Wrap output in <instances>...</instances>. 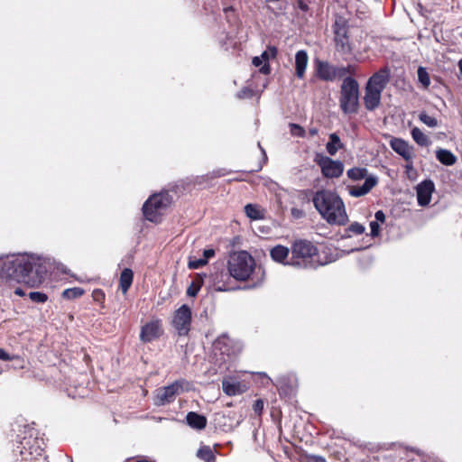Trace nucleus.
I'll return each mask as SVG.
<instances>
[{"label":"nucleus","mask_w":462,"mask_h":462,"mask_svg":"<svg viewBox=\"0 0 462 462\" xmlns=\"http://www.w3.org/2000/svg\"><path fill=\"white\" fill-rule=\"evenodd\" d=\"M217 291H227V289L224 288V287H218Z\"/></svg>","instance_id":"864d4df0"},{"label":"nucleus","mask_w":462,"mask_h":462,"mask_svg":"<svg viewBox=\"0 0 462 462\" xmlns=\"http://www.w3.org/2000/svg\"><path fill=\"white\" fill-rule=\"evenodd\" d=\"M14 356H11L5 349L0 348V359L3 361L13 360Z\"/></svg>","instance_id":"4c0bfd02"},{"label":"nucleus","mask_w":462,"mask_h":462,"mask_svg":"<svg viewBox=\"0 0 462 462\" xmlns=\"http://www.w3.org/2000/svg\"><path fill=\"white\" fill-rule=\"evenodd\" d=\"M263 409V402L262 400H256L254 404V411L257 413H261Z\"/></svg>","instance_id":"58836bf2"},{"label":"nucleus","mask_w":462,"mask_h":462,"mask_svg":"<svg viewBox=\"0 0 462 462\" xmlns=\"http://www.w3.org/2000/svg\"><path fill=\"white\" fill-rule=\"evenodd\" d=\"M207 264V259H196V260H190L189 262V267L190 269H198L203 265Z\"/></svg>","instance_id":"c9c22d12"},{"label":"nucleus","mask_w":462,"mask_h":462,"mask_svg":"<svg viewBox=\"0 0 462 462\" xmlns=\"http://www.w3.org/2000/svg\"><path fill=\"white\" fill-rule=\"evenodd\" d=\"M310 134L315 136L318 134V130L316 128L310 129Z\"/></svg>","instance_id":"8fccbe9b"},{"label":"nucleus","mask_w":462,"mask_h":462,"mask_svg":"<svg viewBox=\"0 0 462 462\" xmlns=\"http://www.w3.org/2000/svg\"><path fill=\"white\" fill-rule=\"evenodd\" d=\"M192 314L190 308L184 304L175 310L171 324L179 336H187L190 330Z\"/></svg>","instance_id":"1a4fd4ad"},{"label":"nucleus","mask_w":462,"mask_h":462,"mask_svg":"<svg viewBox=\"0 0 462 462\" xmlns=\"http://www.w3.org/2000/svg\"><path fill=\"white\" fill-rule=\"evenodd\" d=\"M223 391L227 395H236L245 393L247 390V386L238 381L233 379H225L222 381Z\"/></svg>","instance_id":"f3484780"},{"label":"nucleus","mask_w":462,"mask_h":462,"mask_svg":"<svg viewBox=\"0 0 462 462\" xmlns=\"http://www.w3.org/2000/svg\"><path fill=\"white\" fill-rule=\"evenodd\" d=\"M203 255H204L203 259H207V261H208L209 258H211L215 255V251L213 249H206L203 252Z\"/></svg>","instance_id":"a19ab883"},{"label":"nucleus","mask_w":462,"mask_h":462,"mask_svg":"<svg viewBox=\"0 0 462 462\" xmlns=\"http://www.w3.org/2000/svg\"><path fill=\"white\" fill-rule=\"evenodd\" d=\"M163 333L162 323L159 319H152L141 328L140 339L143 343L158 339Z\"/></svg>","instance_id":"f8f14e48"},{"label":"nucleus","mask_w":462,"mask_h":462,"mask_svg":"<svg viewBox=\"0 0 462 462\" xmlns=\"http://www.w3.org/2000/svg\"><path fill=\"white\" fill-rule=\"evenodd\" d=\"M182 385L180 382L161 387L155 391L154 404L162 406L174 401L175 397L180 394Z\"/></svg>","instance_id":"9b49d317"},{"label":"nucleus","mask_w":462,"mask_h":462,"mask_svg":"<svg viewBox=\"0 0 462 462\" xmlns=\"http://www.w3.org/2000/svg\"><path fill=\"white\" fill-rule=\"evenodd\" d=\"M46 273V267L39 257L22 254L0 262V278L6 282H23L35 287L43 282Z\"/></svg>","instance_id":"f257e3e1"},{"label":"nucleus","mask_w":462,"mask_h":462,"mask_svg":"<svg viewBox=\"0 0 462 462\" xmlns=\"http://www.w3.org/2000/svg\"><path fill=\"white\" fill-rule=\"evenodd\" d=\"M434 190L435 185L430 180H425L418 184L416 187L418 204L421 207L428 206L430 203Z\"/></svg>","instance_id":"4468645a"},{"label":"nucleus","mask_w":462,"mask_h":462,"mask_svg":"<svg viewBox=\"0 0 462 462\" xmlns=\"http://www.w3.org/2000/svg\"><path fill=\"white\" fill-rule=\"evenodd\" d=\"M134 273L129 268H125L120 274V288L123 294H125L132 285Z\"/></svg>","instance_id":"4be33fe9"},{"label":"nucleus","mask_w":462,"mask_h":462,"mask_svg":"<svg viewBox=\"0 0 462 462\" xmlns=\"http://www.w3.org/2000/svg\"><path fill=\"white\" fill-rule=\"evenodd\" d=\"M391 148L402 156L406 162H411L414 157V149L407 141L393 137L390 141Z\"/></svg>","instance_id":"ddd939ff"},{"label":"nucleus","mask_w":462,"mask_h":462,"mask_svg":"<svg viewBox=\"0 0 462 462\" xmlns=\"http://www.w3.org/2000/svg\"><path fill=\"white\" fill-rule=\"evenodd\" d=\"M291 265L303 268H316L323 264L318 254V248L308 240H296L291 245Z\"/></svg>","instance_id":"39448f33"},{"label":"nucleus","mask_w":462,"mask_h":462,"mask_svg":"<svg viewBox=\"0 0 462 462\" xmlns=\"http://www.w3.org/2000/svg\"><path fill=\"white\" fill-rule=\"evenodd\" d=\"M97 294H102V291H94V295H97Z\"/></svg>","instance_id":"5fc2aeb1"},{"label":"nucleus","mask_w":462,"mask_h":462,"mask_svg":"<svg viewBox=\"0 0 462 462\" xmlns=\"http://www.w3.org/2000/svg\"><path fill=\"white\" fill-rule=\"evenodd\" d=\"M341 50L343 51H349V48L348 46H346L344 43L341 44Z\"/></svg>","instance_id":"3c124183"},{"label":"nucleus","mask_w":462,"mask_h":462,"mask_svg":"<svg viewBox=\"0 0 462 462\" xmlns=\"http://www.w3.org/2000/svg\"><path fill=\"white\" fill-rule=\"evenodd\" d=\"M253 64L255 66V67H260L262 64L263 65L264 63V60H263V58L261 56H256L253 59Z\"/></svg>","instance_id":"79ce46f5"},{"label":"nucleus","mask_w":462,"mask_h":462,"mask_svg":"<svg viewBox=\"0 0 462 462\" xmlns=\"http://www.w3.org/2000/svg\"><path fill=\"white\" fill-rule=\"evenodd\" d=\"M377 183V179L374 177L365 178L362 185L349 187V194L352 197H361L367 194Z\"/></svg>","instance_id":"dca6fc26"},{"label":"nucleus","mask_w":462,"mask_h":462,"mask_svg":"<svg viewBox=\"0 0 462 462\" xmlns=\"http://www.w3.org/2000/svg\"><path fill=\"white\" fill-rule=\"evenodd\" d=\"M370 227H371V236H376L379 235V224L377 221H372L370 223Z\"/></svg>","instance_id":"e433bc0d"},{"label":"nucleus","mask_w":462,"mask_h":462,"mask_svg":"<svg viewBox=\"0 0 462 462\" xmlns=\"http://www.w3.org/2000/svg\"><path fill=\"white\" fill-rule=\"evenodd\" d=\"M420 120L428 125L429 127H436L438 125V120L426 113H421L419 116Z\"/></svg>","instance_id":"2f4dec72"},{"label":"nucleus","mask_w":462,"mask_h":462,"mask_svg":"<svg viewBox=\"0 0 462 462\" xmlns=\"http://www.w3.org/2000/svg\"><path fill=\"white\" fill-rule=\"evenodd\" d=\"M200 289V281H194L189 286L187 294L190 297H195Z\"/></svg>","instance_id":"72a5a7b5"},{"label":"nucleus","mask_w":462,"mask_h":462,"mask_svg":"<svg viewBox=\"0 0 462 462\" xmlns=\"http://www.w3.org/2000/svg\"><path fill=\"white\" fill-rule=\"evenodd\" d=\"M298 5L301 10H303V11L308 10V5L306 4H304L301 0H298Z\"/></svg>","instance_id":"de8ad7c7"},{"label":"nucleus","mask_w":462,"mask_h":462,"mask_svg":"<svg viewBox=\"0 0 462 462\" xmlns=\"http://www.w3.org/2000/svg\"><path fill=\"white\" fill-rule=\"evenodd\" d=\"M290 254V249L284 245H278L273 247L270 251L272 259L277 263H285Z\"/></svg>","instance_id":"aec40b11"},{"label":"nucleus","mask_w":462,"mask_h":462,"mask_svg":"<svg viewBox=\"0 0 462 462\" xmlns=\"http://www.w3.org/2000/svg\"><path fill=\"white\" fill-rule=\"evenodd\" d=\"M458 69H459V71L462 75V59L458 61Z\"/></svg>","instance_id":"603ef678"},{"label":"nucleus","mask_w":462,"mask_h":462,"mask_svg":"<svg viewBox=\"0 0 462 462\" xmlns=\"http://www.w3.org/2000/svg\"><path fill=\"white\" fill-rule=\"evenodd\" d=\"M343 146L344 145L337 134L333 133L329 134V141L326 145V149L330 155H335L339 149L343 148Z\"/></svg>","instance_id":"5701e85b"},{"label":"nucleus","mask_w":462,"mask_h":462,"mask_svg":"<svg viewBox=\"0 0 462 462\" xmlns=\"http://www.w3.org/2000/svg\"><path fill=\"white\" fill-rule=\"evenodd\" d=\"M336 70H337V78H342L346 74H348L346 67H341V68L336 67Z\"/></svg>","instance_id":"ea45409f"},{"label":"nucleus","mask_w":462,"mask_h":462,"mask_svg":"<svg viewBox=\"0 0 462 462\" xmlns=\"http://www.w3.org/2000/svg\"><path fill=\"white\" fill-rule=\"evenodd\" d=\"M437 159L443 164L450 166L453 165L457 158L456 156L448 150L439 149L436 152Z\"/></svg>","instance_id":"393cba45"},{"label":"nucleus","mask_w":462,"mask_h":462,"mask_svg":"<svg viewBox=\"0 0 462 462\" xmlns=\"http://www.w3.org/2000/svg\"><path fill=\"white\" fill-rule=\"evenodd\" d=\"M365 226L357 222L352 223L348 227V230L356 235L363 234L365 232Z\"/></svg>","instance_id":"f704fd0d"},{"label":"nucleus","mask_w":462,"mask_h":462,"mask_svg":"<svg viewBox=\"0 0 462 462\" xmlns=\"http://www.w3.org/2000/svg\"><path fill=\"white\" fill-rule=\"evenodd\" d=\"M277 55V49L274 46H268L267 49L262 53L261 57L264 60L263 65L260 68L259 71L264 75L270 73V65L268 60L275 58Z\"/></svg>","instance_id":"412c9836"},{"label":"nucleus","mask_w":462,"mask_h":462,"mask_svg":"<svg viewBox=\"0 0 462 462\" xmlns=\"http://www.w3.org/2000/svg\"><path fill=\"white\" fill-rule=\"evenodd\" d=\"M290 132L293 136L303 137L305 135V130L297 124H290Z\"/></svg>","instance_id":"473e14b6"},{"label":"nucleus","mask_w":462,"mask_h":462,"mask_svg":"<svg viewBox=\"0 0 462 462\" xmlns=\"http://www.w3.org/2000/svg\"><path fill=\"white\" fill-rule=\"evenodd\" d=\"M23 437L16 447L22 462H46L45 441L39 437V431L31 426H25Z\"/></svg>","instance_id":"7ed1b4c3"},{"label":"nucleus","mask_w":462,"mask_h":462,"mask_svg":"<svg viewBox=\"0 0 462 462\" xmlns=\"http://www.w3.org/2000/svg\"><path fill=\"white\" fill-rule=\"evenodd\" d=\"M171 204V198L169 193H154L150 196L143 206V216L148 221L158 223Z\"/></svg>","instance_id":"6e6552de"},{"label":"nucleus","mask_w":462,"mask_h":462,"mask_svg":"<svg viewBox=\"0 0 462 462\" xmlns=\"http://www.w3.org/2000/svg\"><path fill=\"white\" fill-rule=\"evenodd\" d=\"M255 268L254 257L246 251L235 252L227 261L229 274L236 281H247Z\"/></svg>","instance_id":"423d86ee"},{"label":"nucleus","mask_w":462,"mask_h":462,"mask_svg":"<svg viewBox=\"0 0 462 462\" xmlns=\"http://www.w3.org/2000/svg\"><path fill=\"white\" fill-rule=\"evenodd\" d=\"M375 219L376 221L384 222L385 216L383 211L379 210L375 213Z\"/></svg>","instance_id":"c03bdc74"},{"label":"nucleus","mask_w":462,"mask_h":462,"mask_svg":"<svg viewBox=\"0 0 462 462\" xmlns=\"http://www.w3.org/2000/svg\"><path fill=\"white\" fill-rule=\"evenodd\" d=\"M85 291L79 287L69 288L63 291L62 297L68 300H74L81 297Z\"/></svg>","instance_id":"cd10ccee"},{"label":"nucleus","mask_w":462,"mask_h":462,"mask_svg":"<svg viewBox=\"0 0 462 462\" xmlns=\"http://www.w3.org/2000/svg\"><path fill=\"white\" fill-rule=\"evenodd\" d=\"M366 173L367 171L365 168H353L347 171V176L354 180L364 179Z\"/></svg>","instance_id":"c756f323"},{"label":"nucleus","mask_w":462,"mask_h":462,"mask_svg":"<svg viewBox=\"0 0 462 462\" xmlns=\"http://www.w3.org/2000/svg\"><path fill=\"white\" fill-rule=\"evenodd\" d=\"M309 62L308 53L301 50L295 54V74L298 79H302Z\"/></svg>","instance_id":"a211bd4d"},{"label":"nucleus","mask_w":462,"mask_h":462,"mask_svg":"<svg viewBox=\"0 0 462 462\" xmlns=\"http://www.w3.org/2000/svg\"><path fill=\"white\" fill-rule=\"evenodd\" d=\"M291 215L296 218H300L303 216V212L299 208H291Z\"/></svg>","instance_id":"37998d69"},{"label":"nucleus","mask_w":462,"mask_h":462,"mask_svg":"<svg viewBox=\"0 0 462 462\" xmlns=\"http://www.w3.org/2000/svg\"><path fill=\"white\" fill-rule=\"evenodd\" d=\"M197 457L205 462H214L216 459L212 449L208 446L200 448L197 452Z\"/></svg>","instance_id":"bb28decb"},{"label":"nucleus","mask_w":462,"mask_h":462,"mask_svg":"<svg viewBox=\"0 0 462 462\" xmlns=\"http://www.w3.org/2000/svg\"><path fill=\"white\" fill-rule=\"evenodd\" d=\"M14 294L17 295V296H20V297H23L25 295V292H24V291L22 288L17 287L14 290Z\"/></svg>","instance_id":"49530a36"},{"label":"nucleus","mask_w":462,"mask_h":462,"mask_svg":"<svg viewBox=\"0 0 462 462\" xmlns=\"http://www.w3.org/2000/svg\"><path fill=\"white\" fill-rule=\"evenodd\" d=\"M29 298L37 303H44L48 300V295L41 291H31Z\"/></svg>","instance_id":"7c9ffc66"},{"label":"nucleus","mask_w":462,"mask_h":462,"mask_svg":"<svg viewBox=\"0 0 462 462\" xmlns=\"http://www.w3.org/2000/svg\"><path fill=\"white\" fill-rule=\"evenodd\" d=\"M340 107L346 114L357 112L359 106V84L351 78L344 79L340 88Z\"/></svg>","instance_id":"0eeeda50"},{"label":"nucleus","mask_w":462,"mask_h":462,"mask_svg":"<svg viewBox=\"0 0 462 462\" xmlns=\"http://www.w3.org/2000/svg\"><path fill=\"white\" fill-rule=\"evenodd\" d=\"M317 75L318 77L326 81H332L337 79L336 67L325 61H317Z\"/></svg>","instance_id":"2eb2a0df"},{"label":"nucleus","mask_w":462,"mask_h":462,"mask_svg":"<svg viewBox=\"0 0 462 462\" xmlns=\"http://www.w3.org/2000/svg\"><path fill=\"white\" fill-rule=\"evenodd\" d=\"M308 462H326V460L320 457H310Z\"/></svg>","instance_id":"a18cd8bd"},{"label":"nucleus","mask_w":462,"mask_h":462,"mask_svg":"<svg viewBox=\"0 0 462 462\" xmlns=\"http://www.w3.org/2000/svg\"><path fill=\"white\" fill-rule=\"evenodd\" d=\"M186 420L188 425L195 430H203L207 426L206 417L194 411L187 414Z\"/></svg>","instance_id":"6ab92c4d"},{"label":"nucleus","mask_w":462,"mask_h":462,"mask_svg":"<svg viewBox=\"0 0 462 462\" xmlns=\"http://www.w3.org/2000/svg\"><path fill=\"white\" fill-rule=\"evenodd\" d=\"M315 208L329 225L345 226L348 216L341 198L330 190L317 191L312 199Z\"/></svg>","instance_id":"f03ea898"},{"label":"nucleus","mask_w":462,"mask_h":462,"mask_svg":"<svg viewBox=\"0 0 462 462\" xmlns=\"http://www.w3.org/2000/svg\"><path fill=\"white\" fill-rule=\"evenodd\" d=\"M411 134L414 142L419 145L427 146L430 143V139L418 127H413L411 129Z\"/></svg>","instance_id":"a878e982"},{"label":"nucleus","mask_w":462,"mask_h":462,"mask_svg":"<svg viewBox=\"0 0 462 462\" xmlns=\"http://www.w3.org/2000/svg\"><path fill=\"white\" fill-rule=\"evenodd\" d=\"M346 68V70H347V73L348 74H354L355 73V67L352 66V65H348Z\"/></svg>","instance_id":"09e8293b"},{"label":"nucleus","mask_w":462,"mask_h":462,"mask_svg":"<svg viewBox=\"0 0 462 462\" xmlns=\"http://www.w3.org/2000/svg\"><path fill=\"white\" fill-rule=\"evenodd\" d=\"M314 162L320 167L326 178H338L344 171V165L339 161L317 153Z\"/></svg>","instance_id":"9d476101"},{"label":"nucleus","mask_w":462,"mask_h":462,"mask_svg":"<svg viewBox=\"0 0 462 462\" xmlns=\"http://www.w3.org/2000/svg\"><path fill=\"white\" fill-rule=\"evenodd\" d=\"M417 74L419 82L424 88H428L429 86L430 85V79L426 69L423 67H419Z\"/></svg>","instance_id":"c85d7f7f"},{"label":"nucleus","mask_w":462,"mask_h":462,"mask_svg":"<svg viewBox=\"0 0 462 462\" xmlns=\"http://www.w3.org/2000/svg\"><path fill=\"white\" fill-rule=\"evenodd\" d=\"M390 73L389 68L384 67L368 79L364 96V103L367 110H374L380 106L381 95L389 82Z\"/></svg>","instance_id":"20e7f679"},{"label":"nucleus","mask_w":462,"mask_h":462,"mask_svg":"<svg viewBox=\"0 0 462 462\" xmlns=\"http://www.w3.org/2000/svg\"><path fill=\"white\" fill-rule=\"evenodd\" d=\"M245 213L252 220H259L264 217L263 209L255 204L245 205Z\"/></svg>","instance_id":"b1692460"},{"label":"nucleus","mask_w":462,"mask_h":462,"mask_svg":"<svg viewBox=\"0 0 462 462\" xmlns=\"http://www.w3.org/2000/svg\"><path fill=\"white\" fill-rule=\"evenodd\" d=\"M407 169H412L411 165H407Z\"/></svg>","instance_id":"6e6d98bb"}]
</instances>
